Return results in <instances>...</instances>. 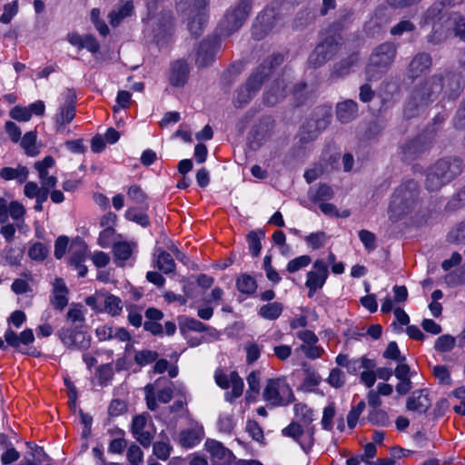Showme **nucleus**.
I'll list each match as a JSON object with an SVG mask.
<instances>
[{
    "instance_id": "63",
    "label": "nucleus",
    "mask_w": 465,
    "mask_h": 465,
    "mask_svg": "<svg viewBox=\"0 0 465 465\" xmlns=\"http://www.w3.org/2000/svg\"><path fill=\"white\" fill-rule=\"evenodd\" d=\"M235 426L234 419L232 414H222L218 420L220 431L231 433Z\"/></svg>"
},
{
    "instance_id": "33",
    "label": "nucleus",
    "mask_w": 465,
    "mask_h": 465,
    "mask_svg": "<svg viewBox=\"0 0 465 465\" xmlns=\"http://www.w3.org/2000/svg\"><path fill=\"white\" fill-rule=\"evenodd\" d=\"M114 262L117 266L124 267L125 262L133 253L132 245L127 242H118L113 246Z\"/></svg>"
},
{
    "instance_id": "47",
    "label": "nucleus",
    "mask_w": 465,
    "mask_h": 465,
    "mask_svg": "<svg viewBox=\"0 0 465 465\" xmlns=\"http://www.w3.org/2000/svg\"><path fill=\"white\" fill-rule=\"evenodd\" d=\"M36 141V132H27L21 140V145L25 149L27 155L35 156L38 153V151L35 147Z\"/></svg>"
},
{
    "instance_id": "46",
    "label": "nucleus",
    "mask_w": 465,
    "mask_h": 465,
    "mask_svg": "<svg viewBox=\"0 0 465 465\" xmlns=\"http://www.w3.org/2000/svg\"><path fill=\"white\" fill-rule=\"evenodd\" d=\"M456 344V338L450 334H444L438 337L434 343L435 351L439 352L450 351Z\"/></svg>"
},
{
    "instance_id": "20",
    "label": "nucleus",
    "mask_w": 465,
    "mask_h": 465,
    "mask_svg": "<svg viewBox=\"0 0 465 465\" xmlns=\"http://www.w3.org/2000/svg\"><path fill=\"white\" fill-rule=\"evenodd\" d=\"M190 75V66L186 60L178 59L173 62L169 69V82L174 87H183Z\"/></svg>"
},
{
    "instance_id": "12",
    "label": "nucleus",
    "mask_w": 465,
    "mask_h": 465,
    "mask_svg": "<svg viewBox=\"0 0 465 465\" xmlns=\"http://www.w3.org/2000/svg\"><path fill=\"white\" fill-rule=\"evenodd\" d=\"M76 94L73 90L67 89L65 92V99L54 116L55 130L61 133L64 130L66 124H70L75 117Z\"/></svg>"
},
{
    "instance_id": "53",
    "label": "nucleus",
    "mask_w": 465,
    "mask_h": 465,
    "mask_svg": "<svg viewBox=\"0 0 465 465\" xmlns=\"http://www.w3.org/2000/svg\"><path fill=\"white\" fill-rule=\"evenodd\" d=\"M125 217L143 227H147L150 223L148 215L143 212H138L135 208L128 209Z\"/></svg>"
},
{
    "instance_id": "3",
    "label": "nucleus",
    "mask_w": 465,
    "mask_h": 465,
    "mask_svg": "<svg viewBox=\"0 0 465 465\" xmlns=\"http://www.w3.org/2000/svg\"><path fill=\"white\" fill-rule=\"evenodd\" d=\"M463 162L459 157H443L428 167L424 185L429 192H438L455 180L463 172Z\"/></svg>"
},
{
    "instance_id": "54",
    "label": "nucleus",
    "mask_w": 465,
    "mask_h": 465,
    "mask_svg": "<svg viewBox=\"0 0 465 465\" xmlns=\"http://www.w3.org/2000/svg\"><path fill=\"white\" fill-rule=\"evenodd\" d=\"M335 416V407L333 403L326 406L323 410L322 426L323 430H331L333 428V418Z\"/></svg>"
},
{
    "instance_id": "48",
    "label": "nucleus",
    "mask_w": 465,
    "mask_h": 465,
    "mask_svg": "<svg viewBox=\"0 0 465 465\" xmlns=\"http://www.w3.org/2000/svg\"><path fill=\"white\" fill-rule=\"evenodd\" d=\"M158 353L151 350H142L135 353L134 361L140 366H144L155 361L158 359Z\"/></svg>"
},
{
    "instance_id": "38",
    "label": "nucleus",
    "mask_w": 465,
    "mask_h": 465,
    "mask_svg": "<svg viewBox=\"0 0 465 465\" xmlns=\"http://www.w3.org/2000/svg\"><path fill=\"white\" fill-rule=\"evenodd\" d=\"M265 237V232L262 230L251 231L247 234V242L251 253L252 256L257 257L262 249L261 240Z\"/></svg>"
},
{
    "instance_id": "44",
    "label": "nucleus",
    "mask_w": 465,
    "mask_h": 465,
    "mask_svg": "<svg viewBox=\"0 0 465 465\" xmlns=\"http://www.w3.org/2000/svg\"><path fill=\"white\" fill-rule=\"evenodd\" d=\"M354 15V11L351 7H341L339 9L337 17L333 23V25L338 28H343L351 23Z\"/></svg>"
},
{
    "instance_id": "42",
    "label": "nucleus",
    "mask_w": 465,
    "mask_h": 465,
    "mask_svg": "<svg viewBox=\"0 0 465 465\" xmlns=\"http://www.w3.org/2000/svg\"><path fill=\"white\" fill-rule=\"evenodd\" d=\"M110 433L117 437L111 440L108 448L109 451L122 453L127 446V442L124 439V431L121 429H116L114 431H110Z\"/></svg>"
},
{
    "instance_id": "16",
    "label": "nucleus",
    "mask_w": 465,
    "mask_h": 465,
    "mask_svg": "<svg viewBox=\"0 0 465 465\" xmlns=\"http://www.w3.org/2000/svg\"><path fill=\"white\" fill-rule=\"evenodd\" d=\"M150 19H153V34L155 41L160 42L171 35L173 29V17L170 10H163L160 14L150 16L148 20Z\"/></svg>"
},
{
    "instance_id": "24",
    "label": "nucleus",
    "mask_w": 465,
    "mask_h": 465,
    "mask_svg": "<svg viewBox=\"0 0 465 465\" xmlns=\"http://www.w3.org/2000/svg\"><path fill=\"white\" fill-rule=\"evenodd\" d=\"M5 341L7 343V346H10L19 351L20 349H23L22 345H29L34 342L35 335L32 329H25L19 334H17L11 328H7L5 332Z\"/></svg>"
},
{
    "instance_id": "15",
    "label": "nucleus",
    "mask_w": 465,
    "mask_h": 465,
    "mask_svg": "<svg viewBox=\"0 0 465 465\" xmlns=\"http://www.w3.org/2000/svg\"><path fill=\"white\" fill-rule=\"evenodd\" d=\"M57 335L61 341L71 349L86 350L90 347V336L82 330L62 328Z\"/></svg>"
},
{
    "instance_id": "36",
    "label": "nucleus",
    "mask_w": 465,
    "mask_h": 465,
    "mask_svg": "<svg viewBox=\"0 0 465 465\" xmlns=\"http://www.w3.org/2000/svg\"><path fill=\"white\" fill-rule=\"evenodd\" d=\"M230 381L232 384V391L225 393V399L228 401H232L233 400L239 398L242 394L243 391V381L238 375L237 371H232L230 373Z\"/></svg>"
},
{
    "instance_id": "14",
    "label": "nucleus",
    "mask_w": 465,
    "mask_h": 465,
    "mask_svg": "<svg viewBox=\"0 0 465 465\" xmlns=\"http://www.w3.org/2000/svg\"><path fill=\"white\" fill-rule=\"evenodd\" d=\"M431 139L424 134L417 135L412 140L403 143L401 147L405 161H413L427 153L431 147Z\"/></svg>"
},
{
    "instance_id": "34",
    "label": "nucleus",
    "mask_w": 465,
    "mask_h": 465,
    "mask_svg": "<svg viewBox=\"0 0 465 465\" xmlns=\"http://www.w3.org/2000/svg\"><path fill=\"white\" fill-rule=\"evenodd\" d=\"M236 288L242 293L252 295L257 290V282L252 276L242 273L236 280Z\"/></svg>"
},
{
    "instance_id": "9",
    "label": "nucleus",
    "mask_w": 465,
    "mask_h": 465,
    "mask_svg": "<svg viewBox=\"0 0 465 465\" xmlns=\"http://www.w3.org/2000/svg\"><path fill=\"white\" fill-rule=\"evenodd\" d=\"M221 46V35L207 36L201 41L195 54V64L198 68L211 66Z\"/></svg>"
},
{
    "instance_id": "11",
    "label": "nucleus",
    "mask_w": 465,
    "mask_h": 465,
    "mask_svg": "<svg viewBox=\"0 0 465 465\" xmlns=\"http://www.w3.org/2000/svg\"><path fill=\"white\" fill-rule=\"evenodd\" d=\"M263 83L262 78L252 72L245 84L235 91L232 99L233 105L237 108H242L248 104L260 91Z\"/></svg>"
},
{
    "instance_id": "45",
    "label": "nucleus",
    "mask_w": 465,
    "mask_h": 465,
    "mask_svg": "<svg viewBox=\"0 0 465 465\" xmlns=\"http://www.w3.org/2000/svg\"><path fill=\"white\" fill-rule=\"evenodd\" d=\"M49 247L43 242H35L28 250V256L36 262L44 261L49 254Z\"/></svg>"
},
{
    "instance_id": "26",
    "label": "nucleus",
    "mask_w": 465,
    "mask_h": 465,
    "mask_svg": "<svg viewBox=\"0 0 465 465\" xmlns=\"http://www.w3.org/2000/svg\"><path fill=\"white\" fill-rule=\"evenodd\" d=\"M423 390H417L411 393L407 400V410L423 414L430 409V400L427 394H423Z\"/></svg>"
},
{
    "instance_id": "10",
    "label": "nucleus",
    "mask_w": 465,
    "mask_h": 465,
    "mask_svg": "<svg viewBox=\"0 0 465 465\" xmlns=\"http://www.w3.org/2000/svg\"><path fill=\"white\" fill-rule=\"evenodd\" d=\"M279 20V15L273 7H266L256 17L252 25V35L255 40L266 37L274 28Z\"/></svg>"
},
{
    "instance_id": "61",
    "label": "nucleus",
    "mask_w": 465,
    "mask_h": 465,
    "mask_svg": "<svg viewBox=\"0 0 465 465\" xmlns=\"http://www.w3.org/2000/svg\"><path fill=\"white\" fill-rule=\"evenodd\" d=\"M87 255V247L84 244H81L77 249L74 250L69 260L71 266L80 265L83 263Z\"/></svg>"
},
{
    "instance_id": "35",
    "label": "nucleus",
    "mask_w": 465,
    "mask_h": 465,
    "mask_svg": "<svg viewBox=\"0 0 465 465\" xmlns=\"http://www.w3.org/2000/svg\"><path fill=\"white\" fill-rule=\"evenodd\" d=\"M28 173V169L25 166H18L16 169L12 167H4L0 171V175L3 179H17L20 183H23L27 179Z\"/></svg>"
},
{
    "instance_id": "43",
    "label": "nucleus",
    "mask_w": 465,
    "mask_h": 465,
    "mask_svg": "<svg viewBox=\"0 0 465 465\" xmlns=\"http://www.w3.org/2000/svg\"><path fill=\"white\" fill-rule=\"evenodd\" d=\"M157 267L163 273L168 274L175 270V262L170 253L162 251L157 258Z\"/></svg>"
},
{
    "instance_id": "17",
    "label": "nucleus",
    "mask_w": 465,
    "mask_h": 465,
    "mask_svg": "<svg viewBox=\"0 0 465 465\" xmlns=\"http://www.w3.org/2000/svg\"><path fill=\"white\" fill-rule=\"evenodd\" d=\"M443 83V91L445 96L449 99H456L465 88V81L460 73L446 71L439 74Z\"/></svg>"
},
{
    "instance_id": "52",
    "label": "nucleus",
    "mask_w": 465,
    "mask_h": 465,
    "mask_svg": "<svg viewBox=\"0 0 465 465\" xmlns=\"http://www.w3.org/2000/svg\"><path fill=\"white\" fill-rule=\"evenodd\" d=\"M105 311L113 316L118 315L122 311V301L114 295H108L104 301Z\"/></svg>"
},
{
    "instance_id": "59",
    "label": "nucleus",
    "mask_w": 465,
    "mask_h": 465,
    "mask_svg": "<svg viewBox=\"0 0 465 465\" xmlns=\"http://www.w3.org/2000/svg\"><path fill=\"white\" fill-rule=\"evenodd\" d=\"M359 238L368 251H373L376 248V236L368 230H361Z\"/></svg>"
},
{
    "instance_id": "57",
    "label": "nucleus",
    "mask_w": 465,
    "mask_h": 465,
    "mask_svg": "<svg viewBox=\"0 0 465 465\" xmlns=\"http://www.w3.org/2000/svg\"><path fill=\"white\" fill-rule=\"evenodd\" d=\"M172 447L164 441H156L153 445V454L160 460H165L169 458Z\"/></svg>"
},
{
    "instance_id": "37",
    "label": "nucleus",
    "mask_w": 465,
    "mask_h": 465,
    "mask_svg": "<svg viewBox=\"0 0 465 465\" xmlns=\"http://www.w3.org/2000/svg\"><path fill=\"white\" fill-rule=\"evenodd\" d=\"M282 311L283 305L281 302H274L262 305L258 313L263 319L273 321L280 317Z\"/></svg>"
},
{
    "instance_id": "7",
    "label": "nucleus",
    "mask_w": 465,
    "mask_h": 465,
    "mask_svg": "<svg viewBox=\"0 0 465 465\" xmlns=\"http://www.w3.org/2000/svg\"><path fill=\"white\" fill-rule=\"evenodd\" d=\"M331 119V114L327 110L314 112L313 114L302 125L300 131V141L302 143H307L315 140L318 135L327 128Z\"/></svg>"
},
{
    "instance_id": "1",
    "label": "nucleus",
    "mask_w": 465,
    "mask_h": 465,
    "mask_svg": "<svg viewBox=\"0 0 465 465\" xmlns=\"http://www.w3.org/2000/svg\"><path fill=\"white\" fill-rule=\"evenodd\" d=\"M443 83L440 74H432L416 84L403 109L404 117L411 119L422 114L436 101L443 91Z\"/></svg>"
},
{
    "instance_id": "18",
    "label": "nucleus",
    "mask_w": 465,
    "mask_h": 465,
    "mask_svg": "<svg viewBox=\"0 0 465 465\" xmlns=\"http://www.w3.org/2000/svg\"><path fill=\"white\" fill-rule=\"evenodd\" d=\"M205 447L213 465H231L235 460L233 453L218 440H207Z\"/></svg>"
},
{
    "instance_id": "49",
    "label": "nucleus",
    "mask_w": 465,
    "mask_h": 465,
    "mask_svg": "<svg viewBox=\"0 0 465 465\" xmlns=\"http://www.w3.org/2000/svg\"><path fill=\"white\" fill-rule=\"evenodd\" d=\"M447 38L446 32L442 29L440 25L434 24L432 31L427 36V43L431 45L441 44Z\"/></svg>"
},
{
    "instance_id": "41",
    "label": "nucleus",
    "mask_w": 465,
    "mask_h": 465,
    "mask_svg": "<svg viewBox=\"0 0 465 465\" xmlns=\"http://www.w3.org/2000/svg\"><path fill=\"white\" fill-rule=\"evenodd\" d=\"M368 420L374 426L386 427L390 424L389 415L381 409H372L370 411Z\"/></svg>"
},
{
    "instance_id": "5",
    "label": "nucleus",
    "mask_w": 465,
    "mask_h": 465,
    "mask_svg": "<svg viewBox=\"0 0 465 465\" xmlns=\"http://www.w3.org/2000/svg\"><path fill=\"white\" fill-rule=\"evenodd\" d=\"M397 54L396 45L386 42L378 45L371 53L366 66L369 81L379 80L391 67Z\"/></svg>"
},
{
    "instance_id": "4",
    "label": "nucleus",
    "mask_w": 465,
    "mask_h": 465,
    "mask_svg": "<svg viewBox=\"0 0 465 465\" xmlns=\"http://www.w3.org/2000/svg\"><path fill=\"white\" fill-rule=\"evenodd\" d=\"M457 4L456 0H435L424 14L425 21L441 20L448 15V29H452L455 35L465 42V19L456 12L450 13V9Z\"/></svg>"
},
{
    "instance_id": "30",
    "label": "nucleus",
    "mask_w": 465,
    "mask_h": 465,
    "mask_svg": "<svg viewBox=\"0 0 465 465\" xmlns=\"http://www.w3.org/2000/svg\"><path fill=\"white\" fill-rule=\"evenodd\" d=\"M203 435V430L200 427L183 430L179 433V443L183 448H193L202 440Z\"/></svg>"
},
{
    "instance_id": "21",
    "label": "nucleus",
    "mask_w": 465,
    "mask_h": 465,
    "mask_svg": "<svg viewBox=\"0 0 465 465\" xmlns=\"http://www.w3.org/2000/svg\"><path fill=\"white\" fill-rule=\"evenodd\" d=\"M432 65V58L430 54L420 52L416 54L411 60L407 67V75L414 80L424 72L430 69Z\"/></svg>"
},
{
    "instance_id": "19",
    "label": "nucleus",
    "mask_w": 465,
    "mask_h": 465,
    "mask_svg": "<svg viewBox=\"0 0 465 465\" xmlns=\"http://www.w3.org/2000/svg\"><path fill=\"white\" fill-rule=\"evenodd\" d=\"M272 124L270 117H263L252 128L248 136V144L252 150H257L266 141Z\"/></svg>"
},
{
    "instance_id": "55",
    "label": "nucleus",
    "mask_w": 465,
    "mask_h": 465,
    "mask_svg": "<svg viewBox=\"0 0 465 465\" xmlns=\"http://www.w3.org/2000/svg\"><path fill=\"white\" fill-rule=\"evenodd\" d=\"M382 356L385 359H391L397 361L398 362H404L406 358L405 356L401 355V351L398 348V344L396 341H391L386 350L384 351Z\"/></svg>"
},
{
    "instance_id": "13",
    "label": "nucleus",
    "mask_w": 465,
    "mask_h": 465,
    "mask_svg": "<svg viewBox=\"0 0 465 465\" xmlns=\"http://www.w3.org/2000/svg\"><path fill=\"white\" fill-rule=\"evenodd\" d=\"M263 398L273 406L288 405L293 401L292 390L287 385L281 386L279 381L270 380L263 390Z\"/></svg>"
},
{
    "instance_id": "40",
    "label": "nucleus",
    "mask_w": 465,
    "mask_h": 465,
    "mask_svg": "<svg viewBox=\"0 0 465 465\" xmlns=\"http://www.w3.org/2000/svg\"><path fill=\"white\" fill-rule=\"evenodd\" d=\"M309 195L314 203L324 202L332 198L333 191L329 185L323 183L320 184L316 190L311 189Z\"/></svg>"
},
{
    "instance_id": "50",
    "label": "nucleus",
    "mask_w": 465,
    "mask_h": 465,
    "mask_svg": "<svg viewBox=\"0 0 465 465\" xmlns=\"http://www.w3.org/2000/svg\"><path fill=\"white\" fill-rule=\"evenodd\" d=\"M312 262L309 255H302L291 260L286 266V271L290 273H294L299 270L308 266Z\"/></svg>"
},
{
    "instance_id": "56",
    "label": "nucleus",
    "mask_w": 465,
    "mask_h": 465,
    "mask_svg": "<svg viewBox=\"0 0 465 465\" xmlns=\"http://www.w3.org/2000/svg\"><path fill=\"white\" fill-rule=\"evenodd\" d=\"M180 329L182 331H183L184 329H187L193 331L203 332L207 331L208 328L202 322L194 318H186L184 322L181 323Z\"/></svg>"
},
{
    "instance_id": "39",
    "label": "nucleus",
    "mask_w": 465,
    "mask_h": 465,
    "mask_svg": "<svg viewBox=\"0 0 465 465\" xmlns=\"http://www.w3.org/2000/svg\"><path fill=\"white\" fill-rule=\"evenodd\" d=\"M82 307L80 304L75 305L67 312L66 318L73 326L72 330H82L84 325L85 318Z\"/></svg>"
},
{
    "instance_id": "31",
    "label": "nucleus",
    "mask_w": 465,
    "mask_h": 465,
    "mask_svg": "<svg viewBox=\"0 0 465 465\" xmlns=\"http://www.w3.org/2000/svg\"><path fill=\"white\" fill-rule=\"evenodd\" d=\"M54 297L51 301L54 307L57 310H64V307L68 303V299L66 297L68 293V289L64 282V280L61 278L55 279L54 283Z\"/></svg>"
},
{
    "instance_id": "29",
    "label": "nucleus",
    "mask_w": 465,
    "mask_h": 465,
    "mask_svg": "<svg viewBox=\"0 0 465 465\" xmlns=\"http://www.w3.org/2000/svg\"><path fill=\"white\" fill-rule=\"evenodd\" d=\"M283 63V55L274 54L262 61L253 72L264 82L272 73V71Z\"/></svg>"
},
{
    "instance_id": "51",
    "label": "nucleus",
    "mask_w": 465,
    "mask_h": 465,
    "mask_svg": "<svg viewBox=\"0 0 465 465\" xmlns=\"http://www.w3.org/2000/svg\"><path fill=\"white\" fill-rule=\"evenodd\" d=\"M113 376L114 369L112 363L103 364L97 369L98 381L102 387L107 386Z\"/></svg>"
},
{
    "instance_id": "58",
    "label": "nucleus",
    "mask_w": 465,
    "mask_h": 465,
    "mask_svg": "<svg viewBox=\"0 0 465 465\" xmlns=\"http://www.w3.org/2000/svg\"><path fill=\"white\" fill-rule=\"evenodd\" d=\"M127 411V404L124 401L114 399L108 407V414L111 417H117Z\"/></svg>"
},
{
    "instance_id": "25",
    "label": "nucleus",
    "mask_w": 465,
    "mask_h": 465,
    "mask_svg": "<svg viewBox=\"0 0 465 465\" xmlns=\"http://www.w3.org/2000/svg\"><path fill=\"white\" fill-rule=\"evenodd\" d=\"M329 275L328 266L322 260H316L312 270L307 273L306 286L314 285L322 288Z\"/></svg>"
},
{
    "instance_id": "64",
    "label": "nucleus",
    "mask_w": 465,
    "mask_h": 465,
    "mask_svg": "<svg viewBox=\"0 0 465 465\" xmlns=\"http://www.w3.org/2000/svg\"><path fill=\"white\" fill-rule=\"evenodd\" d=\"M17 12L18 5L16 1L6 4L4 6V13L0 16V22L3 24H9Z\"/></svg>"
},
{
    "instance_id": "27",
    "label": "nucleus",
    "mask_w": 465,
    "mask_h": 465,
    "mask_svg": "<svg viewBox=\"0 0 465 465\" xmlns=\"http://www.w3.org/2000/svg\"><path fill=\"white\" fill-rule=\"evenodd\" d=\"M358 115V104L355 101L348 99L336 106L337 119L342 124H348Z\"/></svg>"
},
{
    "instance_id": "60",
    "label": "nucleus",
    "mask_w": 465,
    "mask_h": 465,
    "mask_svg": "<svg viewBox=\"0 0 465 465\" xmlns=\"http://www.w3.org/2000/svg\"><path fill=\"white\" fill-rule=\"evenodd\" d=\"M327 381L331 386L341 388L345 383V375L341 370L334 368L331 371Z\"/></svg>"
},
{
    "instance_id": "28",
    "label": "nucleus",
    "mask_w": 465,
    "mask_h": 465,
    "mask_svg": "<svg viewBox=\"0 0 465 465\" xmlns=\"http://www.w3.org/2000/svg\"><path fill=\"white\" fill-rule=\"evenodd\" d=\"M286 95V84L283 79H277L263 94V101L269 106H273Z\"/></svg>"
},
{
    "instance_id": "6",
    "label": "nucleus",
    "mask_w": 465,
    "mask_h": 465,
    "mask_svg": "<svg viewBox=\"0 0 465 465\" xmlns=\"http://www.w3.org/2000/svg\"><path fill=\"white\" fill-rule=\"evenodd\" d=\"M252 5V0H239L228 8L219 24L220 35L228 37L239 30L249 17Z\"/></svg>"
},
{
    "instance_id": "2",
    "label": "nucleus",
    "mask_w": 465,
    "mask_h": 465,
    "mask_svg": "<svg viewBox=\"0 0 465 465\" xmlns=\"http://www.w3.org/2000/svg\"><path fill=\"white\" fill-rule=\"evenodd\" d=\"M420 186L414 179L401 183L394 191L389 207L390 219L401 220L405 215L417 210L421 203Z\"/></svg>"
},
{
    "instance_id": "8",
    "label": "nucleus",
    "mask_w": 465,
    "mask_h": 465,
    "mask_svg": "<svg viewBox=\"0 0 465 465\" xmlns=\"http://www.w3.org/2000/svg\"><path fill=\"white\" fill-rule=\"evenodd\" d=\"M341 40L340 35L326 37L322 43L317 45L310 54L308 59L309 64L314 67L323 65L337 54Z\"/></svg>"
},
{
    "instance_id": "22",
    "label": "nucleus",
    "mask_w": 465,
    "mask_h": 465,
    "mask_svg": "<svg viewBox=\"0 0 465 465\" xmlns=\"http://www.w3.org/2000/svg\"><path fill=\"white\" fill-rule=\"evenodd\" d=\"M359 60L358 52H352L347 57L341 59L338 63L334 64L330 74V79L336 81L349 75L352 71V67L357 65Z\"/></svg>"
},
{
    "instance_id": "62",
    "label": "nucleus",
    "mask_w": 465,
    "mask_h": 465,
    "mask_svg": "<svg viewBox=\"0 0 465 465\" xmlns=\"http://www.w3.org/2000/svg\"><path fill=\"white\" fill-rule=\"evenodd\" d=\"M9 115L12 119L19 122H27L31 119L26 106L15 105L10 110Z\"/></svg>"
},
{
    "instance_id": "32",
    "label": "nucleus",
    "mask_w": 465,
    "mask_h": 465,
    "mask_svg": "<svg viewBox=\"0 0 465 465\" xmlns=\"http://www.w3.org/2000/svg\"><path fill=\"white\" fill-rule=\"evenodd\" d=\"M134 13V4L132 1H126L119 5L117 10H113L109 13L108 18L112 26H118L122 21L129 17Z\"/></svg>"
},
{
    "instance_id": "23",
    "label": "nucleus",
    "mask_w": 465,
    "mask_h": 465,
    "mask_svg": "<svg viewBox=\"0 0 465 465\" xmlns=\"http://www.w3.org/2000/svg\"><path fill=\"white\" fill-rule=\"evenodd\" d=\"M195 5L198 6L197 12L190 18L187 27L193 37H199L207 23V15L204 7L207 5L206 0H196Z\"/></svg>"
}]
</instances>
